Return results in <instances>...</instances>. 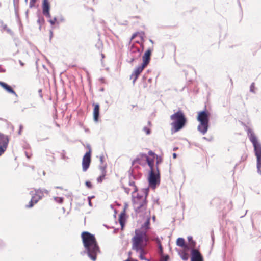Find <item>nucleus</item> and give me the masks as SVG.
I'll list each match as a JSON object with an SVG mask.
<instances>
[{
	"mask_svg": "<svg viewBox=\"0 0 261 261\" xmlns=\"http://www.w3.org/2000/svg\"><path fill=\"white\" fill-rule=\"evenodd\" d=\"M149 241V237L146 231L139 229L135 230V234L131 239L132 249L139 253V258L141 260H147L145 257L147 253L146 247Z\"/></svg>",
	"mask_w": 261,
	"mask_h": 261,
	"instance_id": "1",
	"label": "nucleus"
},
{
	"mask_svg": "<svg viewBox=\"0 0 261 261\" xmlns=\"http://www.w3.org/2000/svg\"><path fill=\"white\" fill-rule=\"evenodd\" d=\"M81 238L88 256L92 260L95 261L100 250L95 236L88 231H83Z\"/></svg>",
	"mask_w": 261,
	"mask_h": 261,
	"instance_id": "2",
	"label": "nucleus"
},
{
	"mask_svg": "<svg viewBox=\"0 0 261 261\" xmlns=\"http://www.w3.org/2000/svg\"><path fill=\"white\" fill-rule=\"evenodd\" d=\"M147 193L144 192L142 194L137 193L136 195H133V206L136 213L140 216L146 214L147 208V201L146 200Z\"/></svg>",
	"mask_w": 261,
	"mask_h": 261,
	"instance_id": "3",
	"label": "nucleus"
},
{
	"mask_svg": "<svg viewBox=\"0 0 261 261\" xmlns=\"http://www.w3.org/2000/svg\"><path fill=\"white\" fill-rule=\"evenodd\" d=\"M247 135L250 141L253 144L255 155L257 159V168L258 172L261 173V144L257 140V137L252 130L248 128Z\"/></svg>",
	"mask_w": 261,
	"mask_h": 261,
	"instance_id": "4",
	"label": "nucleus"
},
{
	"mask_svg": "<svg viewBox=\"0 0 261 261\" xmlns=\"http://www.w3.org/2000/svg\"><path fill=\"white\" fill-rule=\"evenodd\" d=\"M210 115V113L206 110L198 113L197 119L199 124L197 129L202 134H205L207 131Z\"/></svg>",
	"mask_w": 261,
	"mask_h": 261,
	"instance_id": "5",
	"label": "nucleus"
},
{
	"mask_svg": "<svg viewBox=\"0 0 261 261\" xmlns=\"http://www.w3.org/2000/svg\"><path fill=\"white\" fill-rule=\"evenodd\" d=\"M173 121L171 125L175 132L181 129L185 125L187 120L184 113L179 110L170 116Z\"/></svg>",
	"mask_w": 261,
	"mask_h": 261,
	"instance_id": "6",
	"label": "nucleus"
},
{
	"mask_svg": "<svg viewBox=\"0 0 261 261\" xmlns=\"http://www.w3.org/2000/svg\"><path fill=\"white\" fill-rule=\"evenodd\" d=\"M148 156L145 154L140 153L133 161V163H137L144 166L146 163L149 167H152L154 164L155 153L151 150L148 151Z\"/></svg>",
	"mask_w": 261,
	"mask_h": 261,
	"instance_id": "7",
	"label": "nucleus"
},
{
	"mask_svg": "<svg viewBox=\"0 0 261 261\" xmlns=\"http://www.w3.org/2000/svg\"><path fill=\"white\" fill-rule=\"evenodd\" d=\"M149 184L150 187L155 188L160 181V171L155 170L154 164L152 167H149Z\"/></svg>",
	"mask_w": 261,
	"mask_h": 261,
	"instance_id": "8",
	"label": "nucleus"
},
{
	"mask_svg": "<svg viewBox=\"0 0 261 261\" xmlns=\"http://www.w3.org/2000/svg\"><path fill=\"white\" fill-rule=\"evenodd\" d=\"M87 147L89 150L85 154L82 159V168L83 171H86L87 170L91 161V148L90 146H88Z\"/></svg>",
	"mask_w": 261,
	"mask_h": 261,
	"instance_id": "9",
	"label": "nucleus"
},
{
	"mask_svg": "<svg viewBox=\"0 0 261 261\" xmlns=\"http://www.w3.org/2000/svg\"><path fill=\"white\" fill-rule=\"evenodd\" d=\"M9 142V136L0 133V156L6 151Z\"/></svg>",
	"mask_w": 261,
	"mask_h": 261,
	"instance_id": "10",
	"label": "nucleus"
},
{
	"mask_svg": "<svg viewBox=\"0 0 261 261\" xmlns=\"http://www.w3.org/2000/svg\"><path fill=\"white\" fill-rule=\"evenodd\" d=\"M43 196V192L41 190H38L36 191L35 193L32 197L31 200L29 203V204L26 205L28 208L33 207L36 203H37L40 199L42 198Z\"/></svg>",
	"mask_w": 261,
	"mask_h": 261,
	"instance_id": "11",
	"label": "nucleus"
},
{
	"mask_svg": "<svg viewBox=\"0 0 261 261\" xmlns=\"http://www.w3.org/2000/svg\"><path fill=\"white\" fill-rule=\"evenodd\" d=\"M153 50V46H152L151 47L148 48L147 50L145 51L144 55L142 57V65L146 67L148 65L150 61V56Z\"/></svg>",
	"mask_w": 261,
	"mask_h": 261,
	"instance_id": "12",
	"label": "nucleus"
},
{
	"mask_svg": "<svg viewBox=\"0 0 261 261\" xmlns=\"http://www.w3.org/2000/svg\"><path fill=\"white\" fill-rule=\"evenodd\" d=\"M146 66L141 64L140 66L137 67L134 71L133 73L130 75V78L133 79V83L135 82V81L138 79L139 75L140 73L143 71Z\"/></svg>",
	"mask_w": 261,
	"mask_h": 261,
	"instance_id": "13",
	"label": "nucleus"
},
{
	"mask_svg": "<svg viewBox=\"0 0 261 261\" xmlns=\"http://www.w3.org/2000/svg\"><path fill=\"white\" fill-rule=\"evenodd\" d=\"M191 261H203V256L198 250L192 249Z\"/></svg>",
	"mask_w": 261,
	"mask_h": 261,
	"instance_id": "14",
	"label": "nucleus"
},
{
	"mask_svg": "<svg viewBox=\"0 0 261 261\" xmlns=\"http://www.w3.org/2000/svg\"><path fill=\"white\" fill-rule=\"evenodd\" d=\"M50 5L48 0H43L42 3V12L43 14L46 17H50V14L49 13Z\"/></svg>",
	"mask_w": 261,
	"mask_h": 261,
	"instance_id": "15",
	"label": "nucleus"
},
{
	"mask_svg": "<svg viewBox=\"0 0 261 261\" xmlns=\"http://www.w3.org/2000/svg\"><path fill=\"white\" fill-rule=\"evenodd\" d=\"M118 221L121 225V229L122 230L124 229L125 224L126 221V215L125 210L121 212L119 215Z\"/></svg>",
	"mask_w": 261,
	"mask_h": 261,
	"instance_id": "16",
	"label": "nucleus"
},
{
	"mask_svg": "<svg viewBox=\"0 0 261 261\" xmlns=\"http://www.w3.org/2000/svg\"><path fill=\"white\" fill-rule=\"evenodd\" d=\"M107 166L104 165L100 167L99 169L100 171V175L97 178V181L98 182L100 183L101 182L103 179L105 178V176H106L107 174Z\"/></svg>",
	"mask_w": 261,
	"mask_h": 261,
	"instance_id": "17",
	"label": "nucleus"
},
{
	"mask_svg": "<svg viewBox=\"0 0 261 261\" xmlns=\"http://www.w3.org/2000/svg\"><path fill=\"white\" fill-rule=\"evenodd\" d=\"M93 119L95 121L97 122L99 115L100 107L98 103H93Z\"/></svg>",
	"mask_w": 261,
	"mask_h": 261,
	"instance_id": "18",
	"label": "nucleus"
},
{
	"mask_svg": "<svg viewBox=\"0 0 261 261\" xmlns=\"http://www.w3.org/2000/svg\"><path fill=\"white\" fill-rule=\"evenodd\" d=\"M150 214L146 216V218L145 220V222L142 225L141 227L139 229V230H141L143 231H147L148 230L150 229Z\"/></svg>",
	"mask_w": 261,
	"mask_h": 261,
	"instance_id": "19",
	"label": "nucleus"
},
{
	"mask_svg": "<svg viewBox=\"0 0 261 261\" xmlns=\"http://www.w3.org/2000/svg\"><path fill=\"white\" fill-rule=\"evenodd\" d=\"M0 86L8 93L16 95V93L13 89L12 87L6 83L0 81Z\"/></svg>",
	"mask_w": 261,
	"mask_h": 261,
	"instance_id": "20",
	"label": "nucleus"
},
{
	"mask_svg": "<svg viewBox=\"0 0 261 261\" xmlns=\"http://www.w3.org/2000/svg\"><path fill=\"white\" fill-rule=\"evenodd\" d=\"M155 159H156L155 166H154L155 170H159V165L160 164L162 161L163 159L161 157L159 156L156 154H155Z\"/></svg>",
	"mask_w": 261,
	"mask_h": 261,
	"instance_id": "21",
	"label": "nucleus"
},
{
	"mask_svg": "<svg viewBox=\"0 0 261 261\" xmlns=\"http://www.w3.org/2000/svg\"><path fill=\"white\" fill-rule=\"evenodd\" d=\"M176 244L177 246L185 248L187 247L185 244V240L182 238H179L176 240Z\"/></svg>",
	"mask_w": 261,
	"mask_h": 261,
	"instance_id": "22",
	"label": "nucleus"
},
{
	"mask_svg": "<svg viewBox=\"0 0 261 261\" xmlns=\"http://www.w3.org/2000/svg\"><path fill=\"white\" fill-rule=\"evenodd\" d=\"M37 22L39 25V29H41V26L44 23L45 20L43 17L39 16Z\"/></svg>",
	"mask_w": 261,
	"mask_h": 261,
	"instance_id": "23",
	"label": "nucleus"
},
{
	"mask_svg": "<svg viewBox=\"0 0 261 261\" xmlns=\"http://www.w3.org/2000/svg\"><path fill=\"white\" fill-rule=\"evenodd\" d=\"M129 185V186L132 187V192L133 193H136L138 189H137V186L135 184V182L134 181H130Z\"/></svg>",
	"mask_w": 261,
	"mask_h": 261,
	"instance_id": "24",
	"label": "nucleus"
},
{
	"mask_svg": "<svg viewBox=\"0 0 261 261\" xmlns=\"http://www.w3.org/2000/svg\"><path fill=\"white\" fill-rule=\"evenodd\" d=\"M180 257L181 258L184 260H187L188 259V258H189V255L187 253H186V252L185 251H182L181 253H180Z\"/></svg>",
	"mask_w": 261,
	"mask_h": 261,
	"instance_id": "25",
	"label": "nucleus"
},
{
	"mask_svg": "<svg viewBox=\"0 0 261 261\" xmlns=\"http://www.w3.org/2000/svg\"><path fill=\"white\" fill-rule=\"evenodd\" d=\"M161 255V259H160L161 261H168V260L169 259V256L168 255H164V254L163 253L162 255Z\"/></svg>",
	"mask_w": 261,
	"mask_h": 261,
	"instance_id": "26",
	"label": "nucleus"
},
{
	"mask_svg": "<svg viewBox=\"0 0 261 261\" xmlns=\"http://www.w3.org/2000/svg\"><path fill=\"white\" fill-rule=\"evenodd\" d=\"M56 202L59 203H62L64 200V198L62 197H56L54 198Z\"/></svg>",
	"mask_w": 261,
	"mask_h": 261,
	"instance_id": "27",
	"label": "nucleus"
},
{
	"mask_svg": "<svg viewBox=\"0 0 261 261\" xmlns=\"http://www.w3.org/2000/svg\"><path fill=\"white\" fill-rule=\"evenodd\" d=\"M37 0H30L29 3V7L30 8H32L35 6V3H36Z\"/></svg>",
	"mask_w": 261,
	"mask_h": 261,
	"instance_id": "28",
	"label": "nucleus"
},
{
	"mask_svg": "<svg viewBox=\"0 0 261 261\" xmlns=\"http://www.w3.org/2000/svg\"><path fill=\"white\" fill-rule=\"evenodd\" d=\"M85 185L88 188L91 189L92 187V185L91 182L89 181H86L85 182Z\"/></svg>",
	"mask_w": 261,
	"mask_h": 261,
	"instance_id": "29",
	"label": "nucleus"
},
{
	"mask_svg": "<svg viewBox=\"0 0 261 261\" xmlns=\"http://www.w3.org/2000/svg\"><path fill=\"white\" fill-rule=\"evenodd\" d=\"M158 247H159V252L160 254L162 255V254L163 253V248L162 245H160V246H158Z\"/></svg>",
	"mask_w": 261,
	"mask_h": 261,
	"instance_id": "30",
	"label": "nucleus"
},
{
	"mask_svg": "<svg viewBox=\"0 0 261 261\" xmlns=\"http://www.w3.org/2000/svg\"><path fill=\"white\" fill-rule=\"evenodd\" d=\"M57 21V19L56 18H54V19L49 20V22L50 23V24L51 25L55 24Z\"/></svg>",
	"mask_w": 261,
	"mask_h": 261,
	"instance_id": "31",
	"label": "nucleus"
},
{
	"mask_svg": "<svg viewBox=\"0 0 261 261\" xmlns=\"http://www.w3.org/2000/svg\"><path fill=\"white\" fill-rule=\"evenodd\" d=\"M144 130L145 131V132L147 134H150V129L147 127H145L144 128Z\"/></svg>",
	"mask_w": 261,
	"mask_h": 261,
	"instance_id": "32",
	"label": "nucleus"
},
{
	"mask_svg": "<svg viewBox=\"0 0 261 261\" xmlns=\"http://www.w3.org/2000/svg\"><path fill=\"white\" fill-rule=\"evenodd\" d=\"M155 241L156 242V243L158 244V246H159L160 245H162L161 244V241H160V239L159 238H156L155 239Z\"/></svg>",
	"mask_w": 261,
	"mask_h": 261,
	"instance_id": "33",
	"label": "nucleus"
},
{
	"mask_svg": "<svg viewBox=\"0 0 261 261\" xmlns=\"http://www.w3.org/2000/svg\"><path fill=\"white\" fill-rule=\"evenodd\" d=\"M254 87V83H252V84H251V91L252 92H254V91L253 90V89Z\"/></svg>",
	"mask_w": 261,
	"mask_h": 261,
	"instance_id": "34",
	"label": "nucleus"
},
{
	"mask_svg": "<svg viewBox=\"0 0 261 261\" xmlns=\"http://www.w3.org/2000/svg\"><path fill=\"white\" fill-rule=\"evenodd\" d=\"M137 35V33H134L132 36V39H134Z\"/></svg>",
	"mask_w": 261,
	"mask_h": 261,
	"instance_id": "35",
	"label": "nucleus"
},
{
	"mask_svg": "<svg viewBox=\"0 0 261 261\" xmlns=\"http://www.w3.org/2000/svg\"><path fill=\"white\" fill-rule=\"evenodd\" d=\"M130 190H132V189H130ZM125 192H126L127 194H128V193H129V189H128V188H125Z\"/></svg>",
	"mask_w": 261,
	"mask_h": 261,
	"instance_id": "36",
	"label": "nucleus"
},
{
	"mask_svg": "<svg viewBox=\"0 0 261 261\" xmlns=\"http://www.w3.org/2000/svg\"><path fill=\"white\" fill-rule=\"evenodd\" d=\"M173 156L174 159H176V154L175 153H174L173 154Z\"/></svg>",
	"mask_w": 261,
	"mask_h": 261,
	"instance_id": "37",
	"label": "nucleus"
},
{
	"mask_svg": "<svg viewBox=\"0 0 261 261\" xmlns=\"http://www.w3.org/2000/svg\"><path fill=\"white\" fill-rule=\"evenodd\" d=\"M130 260H131V261H138L137 259H132V258H130Z\"/></svg>",
	"mask_w": 261,
	"mask_h": 261,
	"instance_id": "38",
	"label": "nucleus"
},
{
	"mask_svg": "<svg viewBox=\"0 0 261 261\" xmlns=\"http://www.w3.org/2000/svg\"><path fill=\"white\" fill-rule=\"evenodd\" d=\"M188 239L189 241L191 240V239H192V237H188Z\"/></svg>",
	"mask_w": 261,
	"mask_h": 261,
	"instance_id": "39",
	"label": "nucleus"
},
{
	"mask_svg": "<svg viewBox=\"0 0 261 261\" xmlns=\"http://www.w3.org/2000/svg\"><path fill=\"white\" fill-rule=\"evenodd\" d=\"M20 64H21V65H22V66H23V63H22V62H20Z\"/></svg>",
	"mask_w": 261,
	"mask_h": 261,
	"instance_id": "40",
	"label": "nucleus"
},
{
	"mask_svg": "<svg viewBox=\"0 0 261 261\" xmlns=\"http://www.w3.org/2000/svg\"><path fill=\"white\" fill-rule=\"evenodd\" d=\"M155 216H153V219L154 220H155Z\"/></svg>",
	"mask_w": 261,
	"mask_h": 261,
	"instance_id": "41",
	"label": "nucleus"
},
{
	"mask_svg": "<svg viewBox=\"0 0 261 261\" xmlns=\"http://www.w3.org/2000/svg\"><path fill=\"white\" fill-rule=\"evenodd\" d=\"M131 253H131V252H129V255H131Z\"/></svg>",
	"mask_w": 261,
	"mask_h": 261,
	"instance_id": "42",
	"label": "nucleus"
},
{
	"mask_svg": "<svg viewBox=\"0 0 261 261\" xmlns=\"http://www.w3.org/2000/svg\"><path fill=\"white\" fill-rule=\"evenodd\" d=\"M193 246H195V242H193Z\"/></svg>",
	"mask_w": 261,
	"mask_h": 261,
	"instance_id": "43",
	"label": "nucleus"
},
{
	"mask_svg": "<svg viewBox=\"0 0 261 261\" xmlns=\"http://www.w3.org/2000/svg\"><path fill=\"white\" fill-rule=\"evenodd\" d=\"M25 1H27V0H25Z\"/></svg>",
	"mask_w": 261,
	"mask_h": 261,
	"instance_id": "44",
	"label": "nucleus"
}]
</instances>
